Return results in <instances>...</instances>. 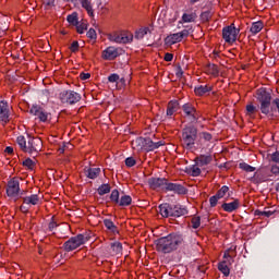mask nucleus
Returning a JSON list of instances; mask_svg holds the SVG:
<instances>
[{
	"label": "nucleus",
	"mask_w": 279,
	"mask_h": 279,
	"mask_svg": "<svg viewBox=\"0 0 279 279\" xmlns=\"http://www.w3.org/2000/svg\"><path fill=\"white\" fill-rule=\"evenodd\" d=\"M263 29V23L262 22H255L251 26L252 34H258Z\"/></svg>",
	"instance_id": "obj_37"
},
{
	"label": "nucleus",
	"mask_w": 279,
	"mask_h": 279,
	"mask_svg": "<svg viewBox=\"0 0 279 279\" xmlns=\"http://www.w3.org/2000/svg\"><path fill=\"white\" fill-rule=\"evenodd\" d=\"M145 141H146V137H137V138H135L132 142L133 149H137V150L144 149L145 150Z\"/></svg>",
	"instance_id": "obj_24"
},
{
	"label": "nucleus",
	"mask_w": 279,
	"mask_h": 279,
	"mask_svg": "<svg viewBox=\"0 0 279 279\" xmlns=\"http://www.w3.org/2000/svg\"><path fill=\"white\" fill-rule=\"evenodd\" d=\"M102 58L104 60H117L119 58V48L108 47L102 51Z\"/></svg>",
	"instance_id": "obj_15"
},
{
	"label": "nucleus",
	"mask_w": 279,
	"mask_h": 279,
	"mask_svg": "<svg viewBox=\"0 0 279 279\" xmlns=\"http://www.w3.org/2000/svg\"><path fill=\"white\" fill-rule=\"evenodd\" d=\"M189 173L193 175V178H197L202 173V169H199V165H194L190 168Z\"/></svg>",
	"instance_id": "obj_35"
},
{
	"label": "nucleus",
	"mask_w": 279,
	"mask_h": 279,
	"mask_svg": "<svg viewBox=\"0 0 279 279\" xmlns=\"http://www.w3.org/2000/svg\"><path fill=\"white\" fill-rule=\"evenodd\" d=\"M271 162H279V151H275L270 155Z\"/></svg>",
	"instance_id": "obj_55"
},
{
	"label": "nucleus",
	"mask_w": 279,
	"mask_h": 279,
	"mask_svg": "<svg viewBox=\"0 0 279 279\" xmlns=\"http://www.w3.org/2000/svg\"><path fill=\"white\" fill-rule=\"evenodd\" d=\"M230 192V187H228L227 185H223L217 193L216 196L219 199H223V196Z\"/></svg>",
	"instance_id": "obj_38"
},
{
	"label": "nucleus",
	"mask_w": 279,
	"mask_h": 279,
	"mask_svg": "<svg viewBox=\"0 0 279 279\" xmlns=\"http://www.w3.org/2000/svg\"><path fill=\"white\" fill-rule=\"evenodd\" d=\"M60 225L58 222H56L54 218L52 217L50 222L48 223V231L49 232H56V230H58V227Z\"/></svg>",
	"instance_id": "obj_41"
},
{
	"label": "nucleus",
	"mask_w": 279,
	"mask_h": 279,
	"mask_svg": "<svg viewBox=\"0 0 279 279\" xmlns=\"http://www.w3.org/2000/svg\"><path fill=\"white\" fill-rule=\"evenodd\" d=\"M4 151H5V154L12 155V154H14V148L11 146H8V147H5Z\"/></svg>",
	"instance_id": "obj_62"
},
{
	"label": "nucleus",
	"mask_w": 279,
	"mask_h": 279,
	"mask_svg": "<svg viewBox=\"0 0 279 279\" xmlns=\"http://www.w3.org/2000/svg\"><path fill=\"white\" fill-rule=\"evenodd\" d=\"M219 199L220 198H219V196H217V194L209 198V204H210L211 208H215V206H217V203L219 202Z\"/></svg>",
	"instance_id": "obj_50"
},
{
	"label": "nucleus",
	"mask_w": 279,
	"mask_h": 279,
	"mask_svg": "<svg viewBox=\"0 0 279 279\" xmlns=\"http://www.w3.org/2000/svg\"><path fill=\"white\" fill-rule=\"evenodd\" d=\"M59 99L68 106H75V104L82 101V95L74 90H63L59 94Z\"/></svg>",
	"instance_id": "obj_4"
},
{
	"label": "nucleus",
	"mask_w": 279,
	"mask_h": 279,
	"mask_svg": "<svg viewBox=\"0 0 279 279\" xmlns=\"http://www.w3.org/2000/svg\"><path fill=\"white\" fill-rule=\"evenodd\" d=\"M165 43L168 47H171V45H175V34H171L166 37Z\"/></svg>",
	"instance_id": "obj_47"
},
{
	"label": "nucleus",
	"mask_w": 279,
	"mask_h": 279,
	"mask_svg": "<svg viewBox=\"0 0 279 279\" xmlns=\"http://www.w3.org/2000/svg\"><path fill=\"white\" fill-rule=\"evenodd\" d=\"M211 17H213L211 11H205L201 14V21H203V23H208V21H210Z\"/></svg>",
	"instance_id": "obj_43"
},
{
	"label": "nucleus",
	"mask_w": 279,
	"mask_h": 279,
	"mask_svg": "<svg viewBox=\"0 0 279 279\" xmlns=\"http://www.w3.org/2000/svg\"><path fill=\"white\" fill-rule=\"evenodd\" d=\"M147 34H151V29H149V27H142L135 32L134 38L136 40H143Z\"/></svg>",
	"instance_id": "obj_22"
},
{
	"label": "nucleus",
	"mask_w": 279,
	"mask_h": 279,
	"mask_svg": "<svg viewBox=\"0 0 279 279\" xmlns=\"http://www.w3.org/2000/svg\"><path fill=\"white\" fill-rule=\"evenodd\" d=\"M271 173H274L275 175H278L279 173V166H272L270 169Z\"/></svg>",
	"instance_id": "obj_61"
},
{
	"label": "nucleus",
	"mask_w": 279,
	"mask_h": 279,
	"mask_svg": "<svg viewBox=\"0 0 279 279\" xmlns=\"http://www.w3.org/2000/svg\"><path fill=\"white\" fill-rule=\"evenodd\" d=\"M112 187L110 186V184L104 183L97 189V193L98 195H108V193H110Z\"/></svg>",
	"instance_id": "obj_30"
},
{
	"label": "nucleus",
	"mask_w": 279,
	"mask_h": 279,
	"mask_svg": "<svg viewBox=\"0 0 279 279\" xmlns=\"http://www.w3.org/2000/svg\"><path fill=\"white\" fill-rule=\"evenodd\" d=\"M76 32L77 34H84L86 29H88V23L86 22H77Z\"/></svg>",
	"instance_id": "obj_33"
},
{
	"label": "nucleus",
	"mask_w": 279,
	"mask_h": 279,
	"mask_svg": "<svg viewBox=\"0 0 279 279\" xmlns=\"http://www.w3.org/2000/svg\"><path fill=\"white\" fill-rule=\"evenodd\" d=\"M221 208L225 210V213H234V210H239V208H241V201L235 198L231 203H223Z\"/></svg>",
	"instance_id": "obj_16"
},
{
	"label": "nucleus",
	"mask_w": 279,
	"mask_h": 279,
	"mask_svg": "<svg viewBox=\"0 0 279 279\" xmlns=\"http://www.w3.org/2000/svg\"><path fill=\"white\" fill-rule=\"evenodd\" d=\"M110 247H111L113 254H116V255L122 254V252H123V244L121 242H112L110 244Z\"/></svg>",
	"instance_id": "obj_28"
},
{
	"label": "nucleus",
	"mask_w": 279,
	"mask_h": 279,
	"mask_svg": "<svg viewBox=\"0 0 279 279\" xmlns=\"http://www.w3.org/2000/svg\"><path fill=\"white\" fill-rule=\"evenodd\" d=\"M120 197V194H119V190H112L111 194H110V201L113 203V204H118L119 205V202L121 201Z\"/></svg>",
	"instance_id": "obj_36"
},
{
	"label": "nucleus",
	"mask_w": 279,
	"mask_h": 279,
	"mask_svg": "<svg viewBox=\"0 0 279 279\" xmlns=\"http://www.w3.org/2000/svg\"><path fill=\"white\" fill-rule=\"evenodd\" d=\"M84 173L85 177L88 178L89 180H97V178H99V174L101 173V168L85 167Z\"/></svg>",
	"instance_id": "obj_18"
},
{
	"label": "nucleus",
	"mask_w": 279,
	"mask_h": 279,
	"mask_svg": "<svg viewBox=\"0 0 279 279\" xmlns=\"http://www.w3.org/2000/svg\"><path fill=\"white\" fill-rule=\"evenodd\" d=\"M23 167H27V169H34V167L36 166V162H34V160H32V158H27L26 160L23 161Z\"/></svg>",
	"instance_id": "obj_48"
},
{
	"label": "nucleus",
	"mask_w": 279,
	"mask_h": 279,
	"mask_svg": "<svg viewBox=\"0 0 279 279\" xmlns=\"http://www.w3.org/2000/svg\"><path fill=\"white\" fill-rule=\"evenodd\" d=\"M149 189L153 191H162L163 193H169V191H175L174 183L169 182L165 178H150L148 179Z\"/></svg>",
	"instance_id": "obj_2"
},
{
	"label": "nucleus",
	"mask_w": 279,
	"mask_h": 279,
	"mask_svg": "<svg viewBox=\"0 0 279 279\" xmlns=\"http://www.w3.org/2000/svg\"><path fill=\"white\" fill-rule=\"evenodd\" d=\"M64 1H77V0H64ZM82 8L86 10L87 14L93 19L95 16V11L93 10V4L88 0H80Z\"/></svg>",
	"instance_id": "obj_19"
},
{
	"label": "nucleus",
	"mask_w": 279,
	"mask_h": 279,
	"mask_svg": "<svg viewBox=\"0 0 279 279\" xmlns=\"http://www.w3.org/2000/svg\"><path fill=\"white\" fill-rule=\"evenodd\" d=\"M162 141L154 142L151 138L146 137L144 151H154L155 149L162 147Z\"/></svg>",
	"instance_id": "obj_17"
},
{
	"label": "nucleus",
	"mask_w": 279,
	"mask_h": 279,
	"mask_svg": "<svg viewBox=\"0 0 279 279\" xmlns=\"http://www.w3.org/2000/svg\"><path fill=\"white\" fill-rule=\"evenodd\" d=\"M201 137L204 138L205 141H210L213 138V135H210V133H202Z\"/></svg>",
	"instance_id": "obj_57"
},
{
	"label": "nucleus",
	"mask_w": 279,
	"mask_h": 279,
	"mask_svg": "<svg viewBox=\"0 0 279 279\" xmlns=\"http://www.w3.org/2000/svg\"><path fill=\"white\" fill-rule=\"evenodd\" d=\"M218 269L219 271H221V274H223V276H226V278H228V276H230V268L228 267V262L223 260L218 265Z\"/></svg>",
	"instance_id": "obj_29"
},
{
	"label": "nucleus",
	"mask_w": 279,
	"mask_h": 279,
	"mask_svg": "<svg viewBox=\"0 0 279 279\" xmlns=\"http://www.w3.org/2000/svg\"><path fill=\"white\" fill-rule=\"evenodd\" d=\"M66 21L70 25H73L74 27L80 23V17L77 12H73L72 14H69L66 16Z\"/></svg>",
	"instance_id": "obj_27"
},
{
	"label": "nucleus",
	"mask_w": 279,
	"mask_h": 279,
	"mask_svg": "<svg viewBox=\"0 0 279 279\" xmlns=\"http://www.w3.org/2000/svg\"><path fill=\"white\" fill-rule=\"evenodd\" d=\"M264 217H271L274 215V211H263Z\"/></svg>",
	"instance_id": "obj_64"
},
{
	"label": "nucleus",
	"mask_w": 279,
	"mask_h": 279,
	"mask_svg": "<svg viewBox=\"0 0 279 279\" xmlns=\"http://www.w3.org/2000/svg\"><path fill=\"white\" fill-rule=\"evenodd\" d=\"M125 165L128 167H134L136 165V159H134V157H128L125 159Z\"/></svg>",
	"instance_id": "obj_53"
},
{
	"label": "nucleus",
	"mask_w": 279,
	"mask_h": 279,
	"mask_svg": "<svg viewBox=\"0 0 279 279\" xmlns=\"http://www.w3.org/2000/svg\"><path fill=\"white\" fill-rule=\"evenodd\" d=\"M182 110L185 117H187V119L191 121V123H195V121L199 119V114L197 113V110L195 109V107H193V105L184 104L182 106Z\"/></svg>",
	"instance_id": "obj_12"
},
{
	"label": "nucleus",
	"mask_w": 279,
	"mask_h": 279,
	"mask_svg": "<svg viewBox=\"0 0 279 279\" xmlns=\"http://www.w3.org/2000/svg\"><path fill=\"white\" fill-rule=\"evenodd\" d=\"M29 114L37 117L41 123H47L49 119V112L45 111V109L39 105H33L29 109Z\"/></svg>",
	"instance_id": "obj_10"
},
{
	"label": "nucleus",
	"mask_w": 279,
	"mask_h": 279,
	"mask_svg": "<svg viewBox=\"0 0 279 279\" xmlns=\"http://www.w3.org/2000/svg\"><path fill=\"white\" fill-rule=\"evenodd\" d=\"M210 162H213V156L201 155L196 158V165H198V167H206V165H210Z\"/></svg>",
	"instance_id": "obj_20"
},
{
	"label": "nucleus",
	"mask_w": 279,
	"mask_h": 279,
	"mask_svg": "<svg viewBox=\"0 0 279 279\" xmlns=\"http://www.w3.org/2000/svg\"><path fill=\"white\" fill-rule=\"evenodd\" d=\"M88 241H90V236L80 233L65 241L63 243V250L65 252H73L77 250V247H82V245L88 243Z\"/></svg>",
	"instance_id": "obj_3"
},
{
	"label": "nucleus",
	"mask_w": 279,
	"mask_h": 279,
	"mask_svg": "<svg viewBox=\"0 0 279 279\" xmlns=\"http://www.w3.org/2000/svg\"><path fill=\"white\" fill-rule=\"evenodd\" d=\"M69 147H71V144H62V146H60L59 147V153L60 154H64V150L66 149V148H69Z\"/></svg>",
	"instance_id": "obj_58"
},
{
	"label": "nucleus",
	"mask_w": 279,
	"mask_h": 279,
	"mask_svg": "<svg viewBox=\"0 0 279 279\" xmlns=\"http://www.w3.org/2000/svg\"><path fill=\"white\" fill-rule=\"evenodd\" d=\"M41 197L38 194H32L25 197H22L23 205H21L20 210L21 213H24V215H27L29 213V209L32 206H38L41 202Z\"/></svg>",
	"instance_id": "obj_5"
},
{
	"label": "nucleus",
	"mask_w": 279,
	"mask_h": 279,
	"mask_svg": "<svg viewBox=\"0 0 279 279\" xmlns=\"http://www.w3.org/2000/svg\"><path fill=\"white\" fill-rule=\"evenodd\" d=\"M246 112L250 117H252V114L256 113V107L254 105H247Z\"/></svg>",
	"instance_id": "obj_51"
},
{
	"label": "nucleus",
	"mask_w": 279,
	"mask_h": 279,
	"mask_svg": "<svg viewBox=\"0 0 279 279\" xmlns=\"http://www.w3.org/2000/svg\"><path fill=\"white\" fill-rule=\"evenodd\" d=\"M199 226H202V218L198 217V216H194V217L192 218V228H193L194 230H197V228H199Z\"/></svg>",
	"instance_id": "obj_44"
},
{
	"label": "nucleus",
	"mask_w": 279,
	"mask_h": 279,
	"mask_svg": "<svg viewBox=\"0 0 279 279\" xmlns=\"http://www.w3.org/2000/svg\"><path fill=\"white\" fill-rule=\"evenodd\" d=\"M189 215V209L184 206L177 207L175 217H184Z\"/></svg>",
	"instance_id": "obj_39"
},
{
	"label": "nucleus",
	"mask_w": 279,
	"mask_h": 279,
	"mask_svg": "<svg viewBox=\"0 0 279 279\" xmlns=\"http://www.w3.org/2000/svg\"><path fill=\"white\" fill-rule=\"evenodd\" d=\"M174 112H175V101L171 100L168 104L167 117H173Z\"/></svg>",
	"instance_id": "obj_40"
},
{
	"label": "nucleus",
	"mask_w": 279,
	"mask_h": 279,
	"mask_svg": "<svg viewBox=\"0 0 279 279\" xmlns=\"http://www.w3.org/2000/svg\"><path fill=\"white\" fill-rule=\"evenodd\" d=\"M86 36L90 40H97V31H95V28H89V31L87 32Z\"/></svg>",
	"instance_id": "obj_49"
},
{
	"label": "nucleus",
	"mask_w": 279,
	"mask_h": 279,
	"mask_svg": "<svg viewBox=\"0 0 279 279\" xmlns=\"http://www.w3.org/2000/svg\"><path fill=\"white\" fill-rule=\"evenodd\" d=\"M195 19H197V14H195V13H184L183 15H182V22L183 23H193V22H195Z\"/></svg>",
	"instance_id": "obj_32"
},
{
	"label": "nucleus",
	"mask_w": 279,
	"mask_h": 279,
	"mask_svg": "<svg viewBox=\"0 0 279 279\" xmlns=\"http://www.w3.org/2000/svg\"><path fill=\"white\" fill-rule=\"evenodd\" d=\"M0 121L8 123L10 121V109H8V101H0Z\"/></svg>",
	"instance_id": "obj_14"
},
{
	"label": "nucleus",
	"mask_w": 279,
	"mask_h": 279,
	"mask_svg": "<svg viewBox=\"0 0 279 279\" xmlns=\"http://www.w3.org/2000/svg\"><path fill=\"white\" fill-rule=\"evenodd\" d=\"M211 90H213V87H210L208 85H201L198 87H195L194 93L198 97H202V96L206 95V93H210Z\"/></svg>",
	"instance_id": "obj_23"
},
{
	"label": "nucleus",
	"mask_w": 279,
	"mask_h": 279,
	"mask_svg": "<svg viewBox=\"0 0 279 279\" xmlns=\"http://www.w3.org/2000/svg\"><path fill=\"white\" fill-rule=\"evenodd\" d=\"M158 209L161 217H175V207L169 203L159 205Z\"/></svg>",
	"instance_id": "obj_13"
},
{
	"label": "nucleus",
	"mask_w": 279,
	"mask_h": 279,
	"mask_svg": "<svg viewBox=\"0 0 279 279\" xmlns=\"http://www.w3.org/2000/svg\"><path fill=\"white\" fill-rule=\"evenodd\" d=\"M80 77H81V80H84V81H86V80H90V73H81L80 74Z\"/></svg>",
	"instance_id": "obj_60"
},
{
	"label": "nucleus",
	"mask_w": 279,
	"mask_h": 279,
	"mask_svg": "<svg viewBox=\"0 0 279 279\" xmlns=\"http://www.w3.org/2000/svg\"><path fill=\"white\" fill-rule=\"evenodd\" d=\"M5 191L8 197L15 201L19 199V195H21V182H19L16 177L8 181Z\"/></svg>",
	"instance_id": "obj_6"
},
{
	"label": "nucleus",
	"mask_w": 279,
	"mask_h": 279,
	"mask_svg": "<svg viewBox=\"0 0 279 279\" xmlns=\"http://www.w3.org/2000/svg\"><path fill=\"white\" fill-rule=\"evenodd\" d=\"M209 70L213 75H219V68H217V65H215V64L210 65Z\"/></svg>",
	"instance_id": "obj_56"
},
{
	"label": "nucleus",
	"mask_w": 279,
	"mask_h": 279,
	"mask_svg": "<svg viewBox=\"0 0 279 279\" xmlns=\"http://www.w3.org/2000/svg\"><path fill=\"white\" fill-rule=\"evenodd\" d=\"M239 167L243 171H246V173H252L253 171H256V168H254L245 162L240 163Z\"/></svg>",
	"instance_id": "obj_42"
},
{
	"label": "nucleus",
	"mask_w": 279,
	"mask_h": 279,
	"mask_svg": "<svg viewBox=\"0 0 279 279\" xmlns=\"http://www.w3.org/2000/svg\"><path fill=\"white\" fill-rule=\"evenodd\" d=\"M157 252H162L163 254H171L175 250V234L170 233L167 236L159 238L155 241Z\"/></svg>",
	"instance_id": "obj_1"
},
{
	"label": "nucleus",
	"mask_w": 279,
	"mask_h": 279,
	"mask_svg": "<svg viewBox=\"0 0 279 279\" xmlns=\"http://www.w3.org/2000/svg\"><path fill=\"white\" fill-rule=\"evenodd\" d=\"M175 193H177L178 195H186V193H189V191H187L186 187H184L183 185L177 184V185H175Z\"/></svg>",
	"instance_id": "obj_46"
},
{
	"label": "nucleus",
	"mask_w": 279,
	"mask_h": 279,
	"mask_svg": "<svg viewBox=\"0 0 279 279\" xmlns=\"http://www.w3.org/2000/svg\"><path fill=\"white\" fill-rule=\"evenodd\" d=\"M70 50L72 51V53H75L76 51L80 50V43L78 41H73L70 46Z\"/></svg>",
	"instance_id": "obj_52"
},
{
	"label": "nucleus",
	"mask_w": 279,
	"mask_h": 279,
	"mask_svg": "<svg viewBox=\"0 0 279 279\" xmlns=\"http://www.w3.org/2000/svg\"><path fill=\"white\" fill-rule=\"evenodd\" d=\"M108 82H110L111 84H114L116 82H119V74L113 73L111 75L108 76Z\"/></svg>",
	"instance_id": "obj_54"
},
{
	"label": "nucleus",
	"mask_w": 279,
	"mask_h": 279,
	"mask_svg": "<svg viewBox=\"0 0 279 279\" xmlns=\"http://www.w3.org/2000/svg\"><path fill=\"white\" fill-rule=\"evenodd\" d=\"M16 143H17L20 149L22 151H24L25 154H27V140L25 138V136H23V135L17 136Z\"/></svg>",
	"instance_id": "obj_25"
},
{
	"label": "nucleus",
	"mask_w": 279,
	"mask_h": 279,
	"mask_svg": "<svg viewBox=\"0 0 279 279\" xmlns=\"http://www.w3.org/2000/svg\"><path fill=\"white\" fill-rule=\"evenodd\" d=\"M175 245L177 250H184L186 247V244H184V236L180 233H177L175 235Z\"/></svg>",
	"instance_id": "obj_31"
},
{
	"label": "nucleus",
	"mask_w": 279,
	"mask_h": 279,
	"mask_svg": "<svg viewBox=\"0 0 279 279\" xmlns=\"http://www.w3.org/2000/svg\"><path fill=\"white\" fill-rule=\"evenodd\" d=\"M189 36V31L187 29H183L179 33L175 34V43H182V40H184V38H186Z\"/></svg>",
	"instance_id": "obj_34"
},
{
	"label": "nucleus",
	"mask_w": 279,
	"mask_h": 279,
	"mask_svg": "<svg viewBox=\"0 0 279 279\" xmlns=\"http://www.w3.org/2000/svg\"><path fill=\"white\" fill-rule=\"evenodd\" d=\"M104 226L109 230V232H112V234H119V229L111 219H104Z\"/></svg>",
	"instance_id": "obj_21"
},
{
	"label": "nucleus",
	"mask_w": 279,
	"mask_h": 279,
	"mask_svg": "<svg viewBox=\"0 0 279 279\" xmlns=\"http://www.w3.org/2000/svg\"><path fill=\"white\" fill-rule=\"evenodd\" d=\"M118 206H121V207L132 206V196L123 194L120 197V202L118 203Z\"/></svg>",
	"instance_id": "obj_26"
},
{
	"label": "nucleus",
	"mask_w": 279,
	"mask_h": 279,
	"mask_svg": "<svg viewBox=\"0 0 279 279\" xmlns=\"http://www.w3.org/2000/svg\"><path fill=\"white\" fill-rule=\"evenodd\" d=\"M182 140L184 145H186L187 147L195 145V141L197 140V129H195V126L193 125L184 128L182 133Z\"/></svg>",
	"instance_id": "obj_7"
},
{
	"label": "nucleus",
	"mask_w": 279,
	"mask_h": 279,
	"mask_svg": "<svg viewBox=\"0 0 279 279\" xmlns=\"http://www.w3.org/2000/svg\"><path fill=\"white\" fill-rule=\"evenodd\" d=\"M163 60H165L166 62H171V60H173V53L167 52V53L165 54V57H163Z\"/></svg>",
	"instance_id": "obj_59"
},
{
	"label": "nucleus",
	"mask_w": 279,
	"mask_h": 279,
	"mask_svg": "<svg viewBox=\"0 0 279 279\" xmlns=\"http://www.w3.org/2000/svg\"><path fill=\"white\" fill-rule=\"evenodd\" d=\"M236 36H239V28L234 27V24L222 29V38L226 43L230 44L236 41Z\"/></svg>",
	"instance_id": "obj_9"
},
{
	"label": "nucleus",
	"mask_w": 279,
	"mask_h": 279,
	"mask_svg": "<svg viewBox=\"0 0 279 279\" xmlns=\"http://www.w3.org/2000/svg\"><path fill=\"white\" fill-rule=\"evenodd\" d=\"M111 43H117L118 45H128V43H132L134 40V35H125V34H110L108 36Z\"/></svg>",
	"instance_id": "obj_11"
},
{
	"label": "nucleus",
	"mask_w": 279,
	"mask_h": 279,
	"mask_svg": "<svg viewBox=\"0 0 279 279\" xmlns=\"http://www.w3.org/2000/svg\"><path fill=\"white\" fill-rule=\"evenodd\" d=\"M46 5L53 8L56 5V0H46Z\"/></svg>",
	"instance_id": "obj_63"
},
{
	"label": "nucleus",
	"mask_w": 279,
	"mask_h": 279,
	"mask_svg": "<svg viewBox=\"0 0 279 279\" xmlns=\"http://www.w3.org/2000/svg\"><path fill=\"white\" fill-rule=\"evenodd\" d=\"M184 72L182 71V66L181 65H179L178 68H177V78L181 82V84H184V82H186L185 80H184Z\"/></svg>",
	"instance_id": "obj_45"
},
{
	"label": "nucleus",
	"mask_w": 279,
	"mask_h": 279,
	"mask_svg": "<svg viewBox=\"0 0 279 279\" xmlns=\"http://www.w3.org/2000/svg\"><path fill=\"white\" fill-rule=\"evenodd\" d=\"M43 149V140L28 136L27 146H26V154L31 156H38V151Z\"/></svg>",
	"instance_id": "obj_8"
}]
</instances>
